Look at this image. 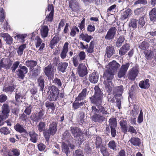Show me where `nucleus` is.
<instances>
[{
  "label": "nucleus",
  "instance_id": "obj_14",
  "mask_svg": "<svg viewBox=\"0 0 156 156\" xmlns=\"http://www.w3.org/2000/svg\"><path fill=\"white\" fill-rule=\"evenodd\" d=\"M132 14L131 10L130 9H127L121 13L120 19L122 20H124L130 17Z\"/></svg>",
  "mask_w": 156,
  "mask_h": 156
},
{
  "label": "nucleus",
  "instance_id": "obj_24",
  "mask_svg": "<svg viewBox=\"0 0 156 156\" xmlns=\"http://www.w3.org/2000/svg\"><path fill=\"white\" fill-rule=\"evenodd\" d=\"M123 91V86L122 85L115 87L113 90V94L117 97L121 95Z\"/></svg>",
  "mask_w": 156,
  "mask_h": 156
},
{
  "label": "nucleus",
  "instance_id": "obj_15",
  "mask_svg": "<svg viewBox=\"0 0 156 156\" xmlns=\"http://www.w3.org/2000/svg\"><path fill=\"white\" fill-rule=\"evenodd\" d=\"M69 43H65L60 53V57L62 59H64L67 55V53L68 51Z\"/></svg>",
  "mask_w": 156,
  "mask_h": 156
},
{
  "label": "nucleus",
  "instance_id": "obj_44",
  "mask_svg": "<svg viewBox=\"0 0 156 156\" xmlns=\"http://www.w3.org/2000/svg\"><path fill=\"white\" fill-rule=\"evenodd\" d=\"M108 147L111 149L116 150V145L115 142L113 140H110L108 144Z\"/></svg>",
  "mask_w": 156,
  "mask_h": 156
},
{
  "label": "nucleus",
  "instance_id": "obj_36",
  "mask_svg": "<svg viewBox=\"0 0 156 156\" xmlns=\"http://www.w3.org/2000/svg\"><path fill=\"white\" fill-rule=\"evenodd\" d=\"M133 145L139 146L141 144L140 139L137 137L132 138L129 141Z\"/></svg>",
  "mask_w": 156,
  "mask_h": 156
},
{
  "label": "nucleus",
  "instance_id": "obj_53",
  "mask_svg": "<svg viewBox=\"0 0 156 156\" xmlns=\"http://www.w3.org/2000/svg\"><path fill=\"white\" fill-rule=\"evenodd\" d=\"M148 47V43L146 41H143L139 45V48L142 50H145Z\"/></svg>",
  "mask_w": 156,
  "mask_h": 156
},
{
  "label": "nucleus",
  "instance_id": "obj_42",
  "mask_svg": "<svg viewBox=\"0 0 156 156\" xmlns=\"http://www.w3.org/2000/svg\"><path fill=\"white\" fill-rule=\"evenodd\" d=\"M26 48V44L20 45L17 49V52L19 55H21L23 53L24 49Z\"/></svg>",
  "mask_w": 156,
  "mask_h": 156
},
{
  "label": "nucleus",
  "instance_id": "obj_49",
  "mask_svg": "<svg viewBox=\"0 0 156 156\" xmlns=\"http://www.w3.org/2000/svg\"><path fill=\"white\" fill-rule=\"evenodd\" d=\"M37 128L38 131L40 132L43 131L45 129V124L44 122H40L37 126Z\"/></svg>",
  "mask_w": 156,
  "mask_h": 156
},
{
  "label": "nucleus",
  "instance_id": "obj_21",
  "mask_svg": "<svg viewBox=\"0 0 156 156\" xmlns=\"http://www.w3.org/2000/svg\"><path fill=\"white\" fill-rule=\"evenodd\" d=\"M15 130L20 133H23L25 134H27V130L23 127V126L20 123H17L14 126Z\"/></svg>",
  "mask_w": 156,
  "mask_h": 156
},
{
  "label": "nucleus",
  "instance_id": "obj_4",
  "mask_svg": "<svg viewBox=\"0 0 156 156\" xmlns=\"http://www.w3.org/2000/svg\"><path fill=\"white\" fill-rule=\"evenodd\" d=\"M44 113L45 112L44 110H41L37 114L31 115L30 118L33 121L36 122H38L40 119H41L44 121L45 117L46 116V115H44Z\"/></svg>",
  "mask_w": 156,
  "mask_h": 156
},
{
  "label": "nucleus",
  "instance_id": "obj_39",
  "mask_svg": "<svg viewBox=\"0 0 156 156\" xmlns=\"http://www.w3.org/2000/svg\"><path fill=\"white\" fill-rule=\"evenodd\" d=\"M2 108L3 114L5 116V118H7L8 114L9 112L8 106L6 104L3 105L2 106Z\"/></svg>",
  "mask_w": 156,
  "mask_h": 156
},
{
  "label": "nucleus",
  "instance_id": "obj_46",
  "mask_svg": "<svg viewBox=\"0 0 156 156\" xmlns=\"http://www.w3.org/2000/svg\"><path fill=\"white\" fill-rule=\"evenodd\" d=\"M16 101L18 102H22L21 99L23 98V96L22 94L20 92L16 91L15 96Z\"/></svg>",
  "mask_w": 156,
  "mask_h": 156
},
{
  "label": "nucleus",
  "instance_id": "obj_52",
  "mask_svg": "<svg viewBox=\"0 0 156 156\" xmlns=\"http://www.w3.org/2000/svg\"><path fill=\"white\" fill-rule=\"evenodd\" d=\"M80 61V60L79 59L77 55H76L73 57V61L75 66L76 67L78 66Z\"/></svg>",
  "mask_w": 156,
  "mask_h": 156
},
{
  "label": "nucleus",
  "instance_id": "obj_59",
  "mask_svg": "<svg viewBox=\"0 0 156 156\" xmlns=\"http://www.w3.org/2000/svg\"><path fill=\"white\" fill-rule=\"evenodd\" d=\"M20 118L22 120L25 122H28L29 120V115H26L24 113L21 115Z\"/></svg>",
  "mask_w": 156,
  "mask_h": 156
},
{
  "label": "nucleus",
  "instance_id": "obj_13",
  "mask_svg": "<svg viewBox=\"0 0 156 156\" xmlns=\"http://www.w3.org/2000/svg\"><path fill=\"white\" fill-rule=\"evenodd\" d=\"M45 106L48 113H51L54 112L55 108V103L50 101H48L45 103Z\"/></svg>",
  "mask_w": 156,
  "mask_h": 156
},
{
  "label": "nucleus",
  "instance_id": "obj_20",
  "mask_svg": "<svg viewBox=\"0 0 156 156\" xmlns=\"http://www.w3.org/2000/svg\"><path fill=\"white\" fill-rule=\"evenodd\" d=\"M91 118L92 121L95 122H101L106 120V118L104 116L98 114H94L92 116Z\"/></svg>",
  "mask_w": 156,
  "mask_h": 156
},
{
  "label": "nucleus",
  "instance_id": "obj_23",
  "mask_svg": "<svg viewBox=\"0 0 156 156\" xmlns=\"http://www.w3.org/2000/svg\"><path fill=\"white\" fill-rule=\"evenodd\" d=\"M99 76L96 72H93L92 73L90 74L89 77V80L90 82L92 83H97L98 80Z\"/></svg>",
  "mask_w": 156,
  "mask_h": 156
},
{
  "label": "nucleus",
  "instance_id": "obj_58",
  "mask_svg": "<svg viewBox=\"0 0 156 156\" xmlns=\"http://www.w3.org/2000/svg\"><path fill=\"white\" fill-rule=\"evenodd\" d=\"M20 62L19 61H16L14 63L12 66L11 68V69L12 72L13 73L15 72L16 69L17 68Z\"/></svg>",
  "mask_w": 156,
  "mask_h": 156
},
{
  "label": "nucleus",
  "instance_id": "obj_27",
  "mask_svg": "<svg viewBox=\"0 0 156 156\" xmlns=\"http://www.w3.org/2000/svg\"><path fill=\"white\" fill-rule=\"evenodd\" d=\"M151 21L153 22L156 21V8H154L151 10L149 13Z\"/></svg>",
  "mask_w": 156,
  "mask_h": 156
},
{
  "label": "nucleus",
  "instance_id": "obj_1",
  "mask_svg": "<svg viewBox=\"0 0 156 156\" xmlns=\"http://www.w3.org/2000/svg\"><path fill=\"white\" fill-rule=\"evenodd\" d=\"M94 93L90 99L91 102L96 105L99 109V112L104 116H108L110 112V109L107 105H104L101 106L103 99V94L98 86H95L94 88Z\"/></svg>",
  "mask_w": 156,
  "mask_h": 156
},
{
  "label": "nucleus",
  "instance_id": "obj_9",
  "mask_svg": "<svg viewBox=\"0 0 156 156\" xmlns=\"http://www.w3.org/2000/svg\"><path fill=\"white\" fill-rule=\"evenodd\" d=\"M77 73L79 76L83 77L87 74V70L86 66L83 63L80 64L77 68Z\"/></svg>",
  "mask_w": 156,
  "mask_h": 156
},
{
  "label": "nucleus",
  "instance_id": "obj_56",
  "mask_svg": "<svg viewBox=\"0 0 156 156\" xmlns=\"http://www.w3.org/2000/svg\"><path fill=\"white\" fill-rule=\"evenodd\" d=\"M94 42L92 41L89 44V47L87 49V51L88 53H92L94 51Z\"/></svg>",
  "mask_w": 156,
  "mask_h": 156
},
{
  "label": "nucleus",
  "instance_id": "obj_7",
  "mask_svg": "<svg viewBox=\"0 0 156 156\" xmlns=\"http://www.w3.org/2000/svg\"><path fill=\"white\" fill-rule=\"evenodd\" d=\"M12 65V61L8 58H3L0 61V65L1 67L6 69H9Z\"/></svg>",
  "mask_w": 156,
  "mask_h": 156
},
{
  "label": "nucleus",
  "instance_id": "obj_16",
  "mask_svg": "<svg viewBox=\"0 0 156 156\" xmlns=\"http://www.w3.org/2000/svg\"><path fill=\"white\" fill-rule=\"evenodd\" d=\"M69 7L74 12H76L79 8L78 3L76 0H72L69 2Z\"/></svg>",
  "mask_w": 156,
  "mask_h": 156
},
{
  "label": "nucleus",
  "instance_id": "obj_8",
  "mask_svg": "<svg viewBox=\"0 0 156 156\" xmlns=\"http://www.w3.org/2000/svg\"><path fill=\"white\" fill-rule=\"evenodd\" d=\"M69 147H70L71 149H73L75 148V146L71 144H68L62 142V150L63 152L65 153L67 156H68L70 154V152L69 150Z\"/></svg>",
  "mask_w": 156,
  "mask_h": 156
},
{
  "label": "nucleus",
  "instance_id": "obj_54",
  "mask_svg": "<svg viewBox=\"0 0 156 156\" xmlns=\"http://www.w3.org/2000/svg\"><path fill=\"white\" fill-rule=\"evenodd\" d=\"M0 132L2 134L7 135L10 133V131L6 127H3L0 129Z\"/></svg>",
  "mask_w": 156,
  "mask_h": 156
},
{
  "label": "nucleus",
  "instance_id": "obj_47",
  "mask_svg": "<svg viewBox=\"0 0 156 156\" xmlns=\"http://www.w3.org/2000/svg\"><path fill=\"white\" fill-rule=\"evenodd\" d=\"M76 101H75L73 104V108L75 109H76L84 105V103H86V101H82L80 102H76Z\"/></svg>",
  "mask_w": 156,
  "mask_h": 156
},
{
  "label": "nucleus",
  "instance_id": "obj_48",
  "mask_svg": "<svg viewBox=\"0 0 156 156\" xmlns=\"http://www.w3.org/2000/svg\"><path fill=\"white\" fill-rule=\"evenodd\" d=\"M14 89L15 88L13 86L4 87L3 89V91L7 93H11L13 91Z\"/></svg>",
  "mask_w": 156,
  "mask_h": 156
},
{
  "label": "nucleus",
  "instance_id": "obj_28",
  "mask_svg": "<svg viewBox=\"0 0 156 156\" xmlns=\"http://www.w3.org/2000/svg\"><path fill=\"white\" fill-rule=\"evenodd\" d=\"M1 36L3 38L4 40L8 44H11L12 43V38L8 34H2Z\"/></svg>",
  "mask_w": 156,
  "mask_h": 156
},
{
  "label": "nucleus",
  "instance_id": "obj_57",
  "mask_svg": "<svg viewBox=\"0 0 156 156\" xmlns=\"http://www.w3.org/2000/svg\"><path fill=\"white\" fill-rule=\"evenodd\" d=\"M5 18L4 10L2 8H0V21L3 22Z\"/></svg>",
  "mask_w": 156,
  "mask_h": 156
},
{
  "label": "nucleus",
  "instance_id": "obj_30",
  "mask_svg": "<svg viewBox=\"0 0 156 156\" xmlns=\"http://www.w3.org/2000/svg\"><path fill=\"white\" fill-rule=\"evenodd\" d=\"M114 73V72L107 69L105 73V80L111 81L113 78Z\"/></svg>",
  "mask_w": 156,
  "mask_h": 156
},
{
  "label": "nucleus",
  "instance_id": "obj_17",
  "mask_svg": "<svg viewBox=\"0 0 156 156\" xmlns=\"http://www.w3.org/2000/svg\"><path fill=\"white\" fill-rule=\"evenodd\" d=\"M68 63L66 62L59 63L57 69L59 71L64 73L66 72Z\"/></svg>",
  "mask_w": 156,
  "mask_h": 156
},
{
  "label": "nucleus",
  "instance_id": "obj_22",
  "mask_svg": "<svg viewBox=\"0 0 156 156\" xmlns=\"http://www.w3.org/2000/svg\"><path fill=\"white\" fill-rule=\"evenodd\" d=\"M49 29L47 26L41 27L40 29V34L43 38H45L47 37Z\"/></svg>",
  "mask_w": 156,
  "mask_h": 156
},
{
  "label": "nucleus",
  "instance_id": "obj_35",
  "mask_svg": "<svg viewBox=\"0 0 156 156\" xmlns=\"http://www.w3.org/2000/svg\"><path fill=\"white\" fill-rule=\"evenodd\" d=\"M59 93L49 94L48 95V98L50 101H55L59 99Z\"/></svg>",
  "mask_w": 156,
  "mask_h": 156
},
{
  "label": "nucleus",
  "instance_id": "obj_31",
  "mask_svg": "<svg viewBox=\"0 0 156 156\" xmlns=\"http://www.w3.org/2000/svg\"><path fill=\"white\" fill-rule=\"evenodd\" d=\"M29 134L30 137V140L34 143H36L38 138L37 134L33 131L29 132Z\"/></svg>",
  "mask_w": 156,
  "mask_h": 156
},
{
  "label": "nucleus",
  "instance_id": "obj_32",
  "mask_svg": "<svg viewBox=\"0 0 156 156\" xmlns=\"http://www.w3.org/2000/svg\"><path fill=\"white\" fill-rule=\"evenodd\" d=\"M105 85V88L107 91L109 93H110L112 90L113 85L111 81L105 80L104 82Z\"/></svg>",
  "mask_w": 156,
  "mask_h": 156
},
{
  "label": "nucleus",
  "instance_id": "obj_62",
  "mask_svg": "<svg viewBox=\"0 0 156 156\" xmlns=\"http://www.w3.org/2000/svg\"><path fill=\"white\" fill-rule=\"evenodd\" d=\"M53 83H54L55 85L58 86V87H61L62 85L60 80L57 78H55L53 80Z\"/></svg>",
  "mask_w": 156,
  "mask_h": 156
},
{
  "label": "nucleus",
  "instance_id": "obj_10",
  "mask_svg": "<svg viewBox=\"0 0 156 156\" xmlns=\"http://www.w3.org/2000/svg\"><path fill=\"white\" fill-rule=\"evenodd\" d=\"M129 65V63H127L122 65L118 73V76L119 78H122L125 75Z\"/></svg>",
  "mask_w": 156,
  "mask_h": 156
},
{
  "label": "nucleus",
  "instance_id": "obj_38",
  "mask_svg": "<svg viewBox=\"0 0 156 156\" xmlns=\"http://www.w3.org/2000/svg\"><path fill=\"white\" fill-rule=\"evenodd\" d=\"M108 122L110 128L116 127L117 123L115 118H110L108 121Z\"/></svg>",
  "mask_w": 156,
  "mask_h": 156
},
{
  "label": "nucleus",
  "instance_id": "obj_3",
  "mask_svg": "<svg viewBox=\"0 0 156 156\" xmlns=\"http://www.w3.org/2000/svg\"><path fill=\"white\" fill-rule=\"evenodd\" d=\"M55 69L51 64L48 66L44 68V72L49 80L53 79L55 73Z\"/></svg>",
  "mask_w": 156,
  "mask_h": 156
},
{
  "label": "nucleus",
  "instance_id": "obj_55",
  "mask_svg": "<svg viewBox=\"0 0 156 156\" xmlns=\"http://www.w3.org/2000/svg\"><path fill=\"white\" fill-rule=\"evenodd\" d=\"M153 53H154L151 50H147L144 51V54L145 55L146 58L147 59H149L152 58L153 55Z\"/></svg>",
  "mask_w": 156,
  "mask_h": 156
},
{
  "label": "nucleus",
  "instance_id": "obj_12",
  "mask_svg": "<svg viewBox=\"0 0 156 156\" xmlns=\"http://www.w3.org/2000/svg\"><path fill=\"white\" fill-rule=\"evenodd\" d=\"M34 41L37 48L40 47L38 51H41L44 47L45 44L43 42L42 43V40L38 36H37L35 39Z\"/></svg>",
  "mask_w": 156,
  "mask_h": 156
},
{
  "label": "nucleus",
  "instance_id": "obj_26",
  "mask_svg": "<svg viewBox=\"0 0 156 156\" xmlns=\"http://www.w3.org/2000/svg\"><path fill=\"white\" fill-rule=\"evenodd\" d=\"M139 86L141 88L148 89L150 87L149 80L146 79L144 81H140L139 83Z\"/></svg>",
  "mask_w": 156,
  "mask_h": 156
},
{
  "label": "nucleus",
  "instance_id": "obj_37",
  "mask_svg": "<svg viewBox=\"0 0 156 156\" xmlns=\"http://www.w3.org/2000/svg\"><path fill=\"white\" fill-rule=\"evenodd\" d=\"M38 85L40 87V90L43 91L44 87V78L42 76H40L37 80Z\"/></svg>",
  "mask_w": 156,
  "mask_h": 156
},
{
  "label": "nucleus",
  "instance_id": "obj_63",
  "mask_svg": "<svg viewBox=\"0 0 156 156\" xmlns=\"http://www.w3.org/2000/svg\"><path fill=\"white\" fill-rule=\"evenodd\" d=\"M143 121V115L142 111L141 110L138 118L137 122L139 123H140Z\"/></svg>",
  "mask_w": 156,
  "mask_h": 156
},
{
  "label": "nucleus",
  "instance_id": "obj_11",
  "mask_svg": "<svg viewBox=\"0 0 156 156\" xmlns=\"http://www.w3.org/2000/svg\"><path fill=\"white\" fill-rule=\"evenodd\" d=\"M120 67V65L119 63L115 61H113L106 66V68L108 70L114 72Z\"/></svg>",
  "mask_w": 156,
  "mask_h": 156
},
{
  "label": "nucleus",
  "instance_id": "obj_25",
  "mask_svg": "<svg viewBox=\"0 0 156 156\" xmlns=\"http://www.w3.org/2000/svg\"><path fill=\"white\" fill-rule=\"evenodd\" d=\"M130 46L128 44H125L123 45L120 48L119 51V54L123 55L126 54L127 52L129 49Z\"/></svg>",
  "mask_w": 156,
  "mask_h": 156
},
{
  "label": "nucleus",
  "instance_id": "obj_18",
  "mask_svg": "<svg viewBox=\"0 0 156 156\" xmlns=\"http://www.w3.org/2000/svg\"><path fill=\"white\" fill-rule=\"evenodd\" d=\"M115 52V50L113 46H107L106 49L105 57L107 56L108 58L111 57Z\"/></svg>",
  "mask_w": 156,
  "mask_h": 156
},
{
  "label": "nucleus",
  "instance_id": "obj_51",
  "mask_svg": "<svg viewBox=\"0 0 156 156\" xmlns=\"http://www.w3.org/2000/svg\"><path fill=\"white\" fill-rule=\"evenodd\" d=\"M124 38L123 37L120 36L118 39L117 41L116 42V45L117 47H119L122 44L123 42L124 41Z\"/></svg>",
  "mask_w": 156,
  "mask_h": 156
},
{
  "label": "nucleus",
  "instance_id": "obj_41",
  "mask_svg": "<svg viewBox=\"0 0 156 156\" xmlns=\"http://www.w3.org/2000/svg\"><path fill=\"white\" fill-rule=\"evenodd\" d=\"M79 32L80 30L78 27L76 26H74L71 30L70 35L71 37H74L76 35V33H78Z\"/></svg>",
  "mask_w": 156,
  "mask_h": 156
},
{
  "label": "nucleus",
  "instance_id": "obj_64",
  "mask_svg": "<svg viewBox=\"0 0 156 156\" xmlns=\"http://www.w3.org/2000/svg\"><path fill=\"white\" fill-rule=\"evenodd\" d=\"M63 136L64 139L67 140L70 138L71 135L68 131H66L63 134Z\"/></svg>",
  "mask_w": 156,
  "mask_h": 156
},
{
  "label": "nucleus",
  "instance_id": "obj_19",
  "mask_svg": "<svg viewBox=\"0 0 156 156\" xmlns=\"http://www.w3.org/2000/svg\"><path fill=\"white\" fill-rule=\"evenodd\" d=\"M57 124L55 122H53L50 124L48 131H49L51 135H53L55 133L57 130Z\"/></svg>",
  "mask_w": 156,
  "mask_h": 156
},
{
  "label": "nucleus",
  "instance_id": "obj_6",
  "mask_svg": "<svg viewBox=\"0 0 156 156\" xmlns=\"http://www.w3.org/2000/svg\"><path fill=\"white\" fill-rule=\"evenodd\" d=\"M117 29L114 27H111L107 31L105 38L106 40H112L114 38L115 35L116 34Z\"/></svg>",
  "mask_w": 156,
  "mask_h": 156
},
{
  "label": "nucleus",
  "instance_id": "obj_40",
  "mask_svg": "<svg viewBox=\"0 0 156 156\" xmlns=\"http://www.w3.org/2000/svg\"><path fill=\"white\" fill-rule=\"evenodd\" d=\"M59 90L56 86L54 85L50 86L49 87L48 94L59 93Z\"/></svg>",
  "mask_w": 156,
  "mask_h": 156
},
{
  "label": "nucleus",
  "instance_id": "obj_34",
  "mask_svg": "<svg viewBox=\"0 0 156 156\" xmlns=\"http://www.w3.org/2000/svg\"><path fill=\"white\" fill-rule=\"evenodd\" d=\"M37 62L36 61L33 60H27L25 62V65L30 68L33 70L34 68L37 65Z\"/></svg>",
  "mask_w": 156,
  "mask_h": 156
},
{
  "label": "nucleus",
  "instance_id": "obj_61",
  "mask_svg": "<svg viewBox=\"0 0 156 156\" xmlns=\"http://www.w3.org/2000/svg\"><path fill=\"white\" fill-rule=\"evenodd\" d=\"M85 19L84 18L81 22L78 24V26L81 30L85 29Z\"/></svg>",
  "mask_w": 156,
  "mask_h": 156
},
{
  "label": "nucleus",
  "instance_id": "obj_33",
  "mask_svg": "<svg viewBox=\"0 0 156 156\" xmlns=\"http://www.w3.org/2000/svg\"><path fill=\"white\" fill-rule=\"evenodd\" d=\"M80 37L82 40L89 43L90 40L93 38L90 35H89L87 34L81 33L80 35Z\"/></svg>",
  "mask_w": 156,
  "mask_h": 156
},
{
  "label": "nucleus",
  "instance_id": "obj_2",
  "mask_svg": "<svg viewBox=\"0 0 156 156\" xmlns=\"http://www.w3.org/2000/svg\"><path fill=\"white\" fill-rule=\"evenodd\" d=\"M70 131L73 135L76 137V139L79 141L80 144H81L84 141V138L83 134L82 133L80 128L72 126L70 128Z\"/></svg>",
  "mask_w": 156,
  "mask_h": 156
},
{
  "label": "nucleus",
  "instance_id": "obj_60",
  "mask_svg": "<svg viewBox=\"0 0 156 156\" xmlns=\"http://www.w3.org/2000/svg\"><path fill=\"white\" fill-rule=\"evenodd\" d=\"M73 156H84V154L81 150H77L73 153Z\"/></svg>",
  "mask_w": 156,
  "mask_h": 156
},
{
  "label": "nucleus",
  "instance_id": "obj_50",
  "mask_svg": "<svg viewBox=\"0 0 156 156\" xmlns=\"http://www.w3.org/2000/svg\"><path fill=\"white\" fill-rule=\"evenodd\" d=\"M59 41V38L58 36H55L52 39L50 42V45L51 48L52 47L57 44Z\"/></svg>",
  "mask_w": 156,
  "mask_h": 156
},
{
  "label": "nucleus",
  "instance_id": "obj_5",
  "mask_svg": "<svg viewBox=\"0 0 156 156\" xmlns=\"http://www.w3.org/2000/svg\"><path fill=\"white\" fill-rule=\"evenodd\" d=\"M138 73V67L137 66L134 67L129 71L128 74V79L131 80H134L137 76Z\"/></svg>",
  "mask_w": 156,
  "mask_h": 156
},
{
  "label": "nucleus",
  "instance_id": "obj_45",
  "mask_svg": "<svg viewBox=\"0 0 156 156\" xmlns=\"http://www.w3.org/2000/svg\"><path fill=\"white\" fill-rule=\"evenodd\" d=\"M145 9V8L144 7L136 9L134 10V14L137 16L141 15L144 12Z\"/></svg>",
  "mask_w": 156,
  "mask_h": 156
},
{
  "label": "nucleus",
  "instance_id": "obj_43",
  "mask_svg": "<svg viewBox=\"0 0 156 156\" xmlns=\"http://www.w3.org/2000/svg\"><path fill=\"white\" fill-rule=\"evenodd\" d=\"M137 25V20L134 18L131 19L129 24V27H130L134 29L136 27Z\"/></svg>",
  "mask_w": 156,
  "mask_h": 156
},
{
  "label": "nucleus",
  "instance_id": "obj_29",
  "mask_svg": "<svg viewBox=\"0 0 156 156\" xmlns=\"http://www.w3.org/2000/svg\"><path fill=\"white\" fill-rule=\"evenodd\" d=\"M87 90L85 89H83L76 98L75 101L79 102L84 99L86 96Z\"/></svg>",
  "mask_w": 156,
  "mask_h": 156
}]
</instances>
